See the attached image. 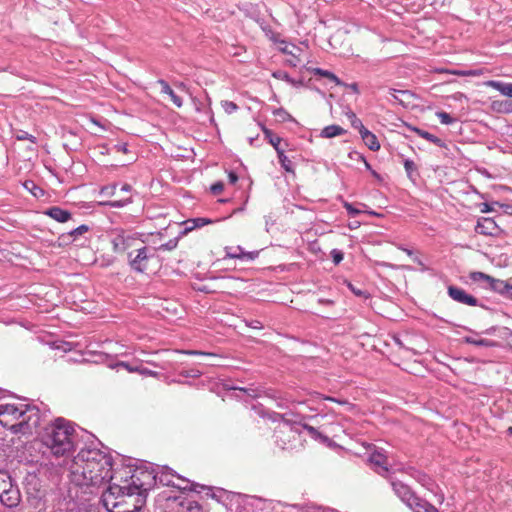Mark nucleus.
<instances>
[{
  "label": "nucleus",
  "mask_w": 512,
  "mask_h": 512,
  "mask_svg": "<svg viewBox=\"0 0 512 512\" xmlns=\"http://www.w3.org/2000/svg\"><path fill=\"white\" fill-rule=\"evenodd\" d=\"M449 73L453 74V75H457V76H480L482 75V70H468V71H459V70H454V71H450Z\"/></svg>",
  "instance_id": "obj_34"
},
{
  "label": "nucleus",
  "mask_w": 512,
  "mask_h": 512,
  "mask_svg": "<svg viewBox=\"0 0 512 512\" xmlns=\"http://www.w3.org/2000/svg\"><path fill=\"white\" fill-rule=\"evenodd\" d=\"M505 296L512 299V284H508Z\"/></svg>",
  "instance_id": "obj_51"
},
{
  "label": "nucleus",
  "mask_w": 512,
  "mask_h": 512,
  "mask_svg": "<svg viewBox=\"0 0 512 512\" xmlns=\"http://www.w3.org/2000/svg\"><path fill=\"white\" fill-rule=\"evenodd\" d=\"M178 352L186 355H212L211 353H205L198 350H179Z\"/></svg>",
  "instance_id": "obj_44"
},
{
  "label": "nucleus",
  "mask_w": 512,
  "mask_h": 512,
  "mask_svg": "<svg viewBox=\"0 0 512 512\" xmlns=\"http://www.w3.org/2000/svg\"><path fill=\"white\" fill-rule=\"evenodd\" d=\"M33 195L34 197H37L38 196V193L36 192V187L34 186V192H33Z\"/></svg>",
  "instance_id": "obj_61"
},
{
  "label": "nucleus",
  "mask_w": 512,
  "mask_h": 512,
  "mask_svg": "<svg viewBox=\"0 0 512 512\" xmlns=\"http://www.w3.org/2000/svg\"><path fill=\"white\" fill-rule=\"evenodd\" d=\"M499 228L492 218L482 217L478 220L475 231L485 236L496 235Z\"/></svg>",
  "instance_id": "obj_9"
},
{
  "label": "nucleus",
  "mask_w": 512,
  "mask_h": 512,
  "mask_svg": "<svg viewBox=\"0 0 512 512\" xmlns=\"http://www.w3.org/2000/svg\"><path fill=\"white\" fill-rule=\"evenodd\" d=\"M347 286L356 296L364 297V298L368 297V294H367V292L365 290H361L359 288H356L351 282H348Z\"/></svg>",
  "instance_id": "obj_39"
},
{
  "label": "nucleus",
  "mask_w": 512,
  "mask_h": 512,
  "mask_svg": "<svg viewBox=\"0 0 512 512\" xmlns=\"http://www.w3.org/2000/svg\"><path fill=\"white\" fill-rule=\"evenodd\" d=\"M109 239L112 251L118 255L126 254L128 258H131L137 246H141L144 243L136 233L118 228L110 231Z\"/></svg>",
  "instance_id": "obj_5"
},
{
  "label": "nucleus",
  "mask_w": 512,
  "mask_h": 512,
  "mask_svg": "<svg viewBox=\"0 0 512 512\" xmlns=\"http://www.w3.org/2000/svg\"><path fill=\"white\" fill-rule=\"evenodd\" d=\"M175 246H176V243L170 242L169 244L161 245L160 249H168V250H170V249L174 248Z\"/></svg>",
  "instance_id": "obj_52"
},
{
  "label": "nucleus",
  "mask_w": 512,
  "mask_h": 512,
  "mask_svg": "<svg viewBox=\"0 0 512 512\" xmlns=\"http://www.w3.org/2000/svg\"><path fill=\"white\" fill-rule=\"evenodd\" d=\"M19 501V491L14 489L12 483L10 482L7 491L3 492V494H0V502L7 507H14L18 505Z\"/></svg>",
  "instance_id": "obj_11"
},
{
  "label": "nucleus",
  "mask_w": 512,
  "mask_h": 512,
  "mask_svg": "<svg viewBox=\"0 0 512 512\" xmlns=\"http://www.w3.org/2000/svg\"><path fill=\"white\" fill-rule=\"evenodd\" d=\"M343 252L338 249H333L331 251V257L334 264L338 265L343 260Z\"/></svg>",
  "instance_id": "obj_40"
},
{
  "label": "nucleus",
  "mask_w": 512,
  "mask_h": 512,
  "mask_svg": "<svg viewBox=\"0 0 512 512\" xmlns=\"http://www.w3.org/2000/svg\"><path fill=\"white\" fill-rule=\"evenodd\" d=\"M348 157L351 159V160H354V161H365V157L357 152V151H352L348 154Z\"/></svg>",
  "instance_id": "obj_43"
},
{
  "label": "nucleus",
  "mask_w": 512,
  "mask_h": 512,
  "mask_svg": "<svg viewBox=\"0 0 512 512\" xmlns=\"http://www.w3.org/2000/svg\"><path fill=\"white\" fill-rule=\"evenodd\" d=\"M116 189V185H108L101 188L100 194L105 197H112L116 194Z\"/></svg>",
  "instance_id": "obj_35"
},
{
  "label": "nucleus",
  "mask_w": 512,
  "mask_h": 512,
  "mask_svg": "<svg viewBox=\"0 0 512 512\" xmlns=\"http://www.w3.org/2000/svg\"><path fill=\"white\" fill-rule=\"evenodd\" d=\"M411 130L417 133L420 137L432 142L433 144L439 147H445V143L439 137L417 127H411Z\"/></svg>",
  "instance_id": "obj_20"
},
{
  "label": "nucleus",
  "mask_w": 512,
  "mask_h": 512,
  "mask_svg": "<svg viewBox=\"0 0 512 512\" xmlns=\"http://www.w3.org/2000/svg\"><path fill=\"white\" fill-rule=\"evenodd\" d=\"M88 226L87 225H80L79 227L73 229L71 232H69L67 235H62L61 238L63 239V241L66 240V238H73V239H76L79 235H82L84 233H86L88 231Z\"/></svg>",
  "instance_id": "obj_27"
},
{
  "label": "nucleus",
  "mask_w": 512,
  "mask_h": 512,
  "mask_svg": "<svg viewBox=\"0 0 512 512\" xmlns=\"http://www.w3.org/2000/svg\"><path fill=\"white\" fill-rule=\"evenodd\" d=\"M448 294L454 301L468 306H476L478 303L474 296L466 293L465 290L456 286H449Z\"/></svg>",
  "instance_id": "obj_8"
},
{
  "label": "nucleus",
  "mask_w": 512,
  "mask_h": 512,
  "mask_svg": "<svg viewBox=\"0 0 512 512\" xmlns=\"http://www.w3.org/2000/svg\"><path fill=\"white\" fill-rule=\"evenodd\" d=\"M362 162L364 163L366 169L371 170V166H370V164L366 160L362 161Z\"/></svg>",
  "instance_id": "obj_60"
},
{
  "label": "nucleus",
  "mask_w": 512,
  "mask_h": 512,
  "mask_svg": "<svg viewBox=\"0 0 512 512\" xmlns=\"http://www.w3.org/2000/svg\"><path fill=\"white\" fill-rule=\"evenodd\" d=\"M470 278L473 281H485L489 284L490 280H492V277L483 273V272H472L470 274Z\"/></svg>",
  "instance_id": "obj_33"
},
{
  "label": "nucleus",
  "mask_w": 512,
  "mask_h": 512,
  "mask_svg": "<svg viewBox=\"0 0 512 512\" xmlns=\"http://www.w3.org/2000/svg\"><path fill=\"white\" fill-rule=\"evenodd\" d=\"M346 116L348 117L352 127L358 129L359 132L365 128L361 120L356 116V114L353 111H348L346 113Z\"/></svg>",
  "instance_id": "obj_28"
},
{
  "label": "nucleus",
  "mask_w": 512,
  "mask_h": 512,
  "mask_svg": "<svg viewBox=\"0 0 512 512\" xmlns=\"http://www.w3.org/2000/svg\"><path fill=\"white\" fill-rule=\"evenodd\" d=\"M511 102L507 100H494L491 102V110L497 113H510Z\"/></svg>",
  "instance_id": "obj_23"
},
{
  "label": "nucleus",
  "mask_w": 512,
  "mask_h": 512,
  "mask_svg": "<svg viewBox=\"0 0 512 512\" xmlns=\"http://www.w3.org/2000/svg\"><path fill=\"white\" fill-rule=\"evenodd\" d=\"M37 481L39 482L40 487L39 488L34 487V499L37 498L39 500V502L41 500H44V502H46V497L53 491V488L49 483H47L45 481L43 484H41L42 481L40 478H38ZM35 485H36V483H34V486ZM44 506H45V503H43V507Z\"/></svg>",
  "instance_id": "obj_18"
},
{
  "label": "nucleus",
  "mask_w": 512,
  "mask_h": 512,
  "mask_svg": "<svg viewBox=\"0 0 512 512\" xmlns=\"http://www.w3.org/2000/svg\"><path fill=\"white\" fill-rule=\"evenodd\" d=\"M344 133H346V130L343 129L341 126L329 125V126H326L321 131V136L325 137V138H332V137H335V136L343 135Z\"/></svg>",
  "instance_id": "obj_22"
},
{
  "label": "nucleus",
  "mask_w": 512,
  "mask_h": 512,
  "mask_svg": "<svg viewBox=\"0 0 512 512\" xmlns=\"http://www.w3.org/2000/svg\"><path fill=\"white\" fill-rule=\"evenodd\" d=\"M404 167H405V170L407 171V173H411L412 171H414L415 169V164L412 160H405L404 162Z\"/></svg>",
  "instance_id": "obj_45"
},
{
  "label": "nucleus",
  "mask_w": 512,
  "mask_h": 512,
  "mask_svg": "<svg viewBox=\"0 0 512 512\" xmlns=\"http://www.w3.org/2000/svg\"><path fill=\"white\" fill-rule=\"evenodd\" d=\"M400 249L403 250L408 256L412 255V251L410 249H406V248H400Z\"/></svg>",
  "instance_id": "obj_57"
},
{
  "label": "nucleus",
  "mask_w": 512,
  "mask_h": 512,
  "mask_svg": "<svg viewBox=\"0 0 512 512\" xmlns=\"http://www.w3.org/2000/svg\"><path fill=\"white\" fill-rule=\"evenodd\" d=\"M130 189H131V187L128 184L123 185L122 188H121V190L126 191V192H129Z\"/></svg>",
  "instance_id": "obj_56"
},
{
  "label": "nucleus",
  "mask_w": 512,
  "mask_h": 512,
  "mask_svg": "<svg viewBox=\"0 0 512 512\" xmlns=\"http://www.w3.org/2000/svg\"><path fill=\"white\" fill-rule=\"evenodd\" d=\"M39 440L56 457H69L76 449V431L64 419H57L39 433Z\"/></svg>",
  "instance_id": "obj_3"
},
{
  "label": "nucleus",
  "mask_w": 512,
  "mask_h": 512,
  "mask_svg": "<svg viewBox=\"0 0 512 512\" xmlns=\"http://www.w3.org/2000/svg\"><path fill=\"white\" fill-rule=\"evenodd\" d=\"M234 390H240L245 392L249 397L251 398H257L260 396V392L258 389H252V388H241V387H234Z\"/></svg>",
  "instance_id": "obj_36"
},
{
  "label": "nucleus",
  "mask_w": 512,
  "mask_h": 512,
  "mask_svg": "<svg viewBox=\"0 0 512 512\" xmlns=\"http://www.w3.org/2000/svg\"><path fill=\"white\" fill-rule=\"evenodd\" d=\"M134 253H136L134 257L132 255L131 258H128L131 267L139 272L147 270L149 262L147 248L142 244L141 246H137V248L134 249Z\"/></svg>",
  "instance_id": "obj_7"
},
{
  "label": "nucleus",
  "mask_w": 512,
  "mask_h": 512,
  "mask_svg": "<svg viewBox=\"0 0 512 512\" xmlns=\"http://www.w3.org/2000/svg\"><path fill=\"white\" fill-rule=\"evenodd\" d=\"M138 372L143 375H152L153 374V372L148 369H140V371H138Z\"/></svg>",
  "instance_id": "obj_54"
},
{
  "label": "nucleus",
  "mask_w": 512,
  "mask_h": 512,
  "mask_svg": "<svg viewBox=\"0 0 512 512\" xmlns=\"http://www.w3.org/2000/svg\"><path fill=\"white\" fill-rule=\"evenodd\" d=\"M258 255V252H241V253H228L231 258H245L248 260H254Z\"/></svg>",
  "instance_id": "obj_32"
},
{
  "label": "nucleus",
  "mask_w": 512,
  "mask_h": 512,
  "mask_svg": "<svg viewBox=\"0 0 512 512\" xmlns=\"http://www.w3.org/2000/svg\"><path fill=\"white\" fill-rule=\"evenodd\" d=\"M165 484H166V485H171V486H173V487H177V488H179L180 490H183V491H186V490H187V491H189V492H194V491H196V489H197L198 487L203 488V486H200V485H198V484H194V483H190L189 481H187V482H186V485H185V486L177 485V484H175L174 482H171V481H167Z\"/></svg>",
  "instance_id": "obj_30"
},
{
  "label": "nucleus",
  "mask_w": 512,
  "mask_h": 512,
  "mask_svg": "<svg viewBox=\"0 0 512 512\" xmlns=\"http://www.w3.org/2000/svg\"><path fill=\"white\" fill-rule=\"evenodd\" d=\"M313 74L325 77L330 81L334 82L337 86H344L345 84L332 72L321 68H313L311 70Z\"/></svg>",
  "instance_id": "obj_24"
},
{
  "label": "nucleus",
  "mask_w": 512,
  "mask_h": 512,
  "mask_svg": "<svg viewBox=\"0 0 512 512\" xmlns=\"http://www.w3.org/2000/svg\"><path fill=\"white\" fill-rule=\"evenodd\" d=\"M507 431H508V433H509L510 435H512V426H511V427H509Z\"/></svg>",
  "instance_id": "obj_62"
},
{
  "label": "nucleus",
  "mask_w": 512,
  "mask_h": 512,
  "mask_svg": "<svg viewBox=\"0 0 512 512\" xmlns=\"http://www.w3.org/2000/svg\"><path fill=\"white\" fill-rule=\"evenodd\" d=\"M344 207L346 208V210L348 211V213H349L350 215L355 216V215H358V214L360 213V210L355 209V208L352 206V204H350V203H345Z\"/></svg>",
  "instance_id": "obj_46"
},
{
  "label": "nucleus",
  "mask_w": 512,
  "mask_h": 512,
  "mask_svg": "<svg viewBox=\"0 0 512 512\" xmlns=\"http://www.w3.org/2000/svg\"><path fill=\"white\" fill-rule=\"evenodd\" d=\"M262 129H263V132L265 134L266 139L274 147L276 152H279V150L284 149L281 146V143L283 141L282 138H280L279 136L273 134V132L271 130L267 129L266 127H263Z\"/></svg>",
  "instance_id": "obj_21"
},
{
  "label": "nucleus",
  "mask_w": 512,
  "mask_h": 512,
  "mask_svg": "<svg viewBox=\"0 0 512 512\" xmlns=\"http://www.w3.org/2000/svg\"><path fill=\"white\" fill-rule=\"evenodd\" d=\"M304 428L309 431V432H313L314 431V428L312 426H309V425H304Z\"/></svg>",
  "instance_id": "obj_58"
},
{
  "label": "nucleus",
  "mask_w": 512,
  "mask_h": 512,
  "mask_svg": "<svg viewBox=\"0 0 512 512\" xmlns=\"http://www.w3.org/2000/svg\"><path fill=\"white\" fill-rule=\"evenodd\" d=\"M369 461L375 467L378 474L384 475L388 472V460L383 453L373 452L369 457Z\"/></svg>",
  "instance_id": "obj_10"
},
{
  "label": "nucleus",
  "mask_w": 512,
  "mask_h": 512,
  "mask_svg": "<svg viewBox=\"0 0 512 512\" xmlns=\"http://www.w3.org/2000/svg\"><path fill=\"white\" fill-rule=\"evenodd\" d=\"M510 113H512V102H511V105H510Z\"/></svg>",
  "instance_id": "obj_64"
},
{
  "label": "nucleus",
  "mask_w": 512,
  "mask_h": 512,
  "mask_svg": "<svg viewBox=\"0 0 512 512\" xmlns=\"http://www.w3.org/2000/svg\"><path fill=\"white\" fill-rule=\"evenodd\" d=\"M115 149L117 152H121V153H127L128 151V148H127V144L125 143H121V144H118L115 146Z\"/></svg>",
  "instance_id": "obj_48"
},
{
  "label": "nucleus",
  "mask_w": 512,
  "mask_h": 512,
  "mask_svg": "<svg viewBox=\"0 0 512 512\" xmlns=\"http://www.w3.org/2000/svg\"><path fill=\"white\" fill-rule=\"evenodd\" d=\"M24 407H27V405H0V424L14 432L26 433L30 417L25 416L26 410Z\"/></svg>",
  "instance_id": "obj_4"
},
{
  "label": "nucleus",
  "mask_w": 512,
  "mask_h": 512,
  "mask_svg": "<svg viewBox=\"0 0 512 512\" xmlns=\"http://www.w3.org/2000/svg\"><path fill=\"white\" fill-rule=\"evenodd\" d=\"M277 155L279 162L281 166L285 169V171L294 172L292 161L285 155L284 149L279 150V152H277Z\"/></svg>",
  "instance_id": "obj_26"
},
{
  "label": "nucleus",
  "mask_w": 512,
  "mask_h": 512,
  "mask_svg": "<svg viewBox=\"0 0 512 512\" xmlns=\"http://www.w3.org/2000/svg\"><path fill=\"white\" fill-rule=\"evenodd\" d=\"M70 479L77 486H96L113 479L112 458L100 450H81L69 466Z\"/></svg>",
  "instance_id": "obj_2"
},
{
  "label": "nucleus",
  "mask_w": 512,
  "mask_h": 512,
  "mask_svg": "<svg viewBox=\"0 0 512 512\" xmlns=\"http://www.w3.org/2000/svg\"><path fill=\"white\" fill-rule=\"evenodd\" d=\"M281 51L285 54H288L289 57H291L290 59H288V63L291 66L296 67L300 64L301 53H302L301 48L291 44V45H285L284 47H282Z\"/></svg>",
  "instance_id": "obj_14"
},
{
  "label": "nucleus",
  "mask_w": 512,
  "mask_h": 512,
  "mask_svg": "<svg viewBox=\"0 0 512 512\" xmlns=\"http://www.w3.org/2000/svg\"><path fill=\"white\" fill-rule=\"evenodd\" d=\"M509 340H510V343L512 344V332L510 333Z\"/></svg>",
  "instance_id": "obj_63"
},
{
  "label": "nucleus",
  "mask_w": 512,
  "mask_h": 512,
  "mask_svg": "<svg viewBox=\"0 0 512 512\" xmlns=\"http://www.w3.org/2000/svg\"><path fill=\"white\" fill-rule=\"evenodd\" d=\"M224 110L227 113H232L238 109V106L234 102L225 101L223 103Z\"/></svg>",
  "instance_id": "obj_42"
},
{
  "label": "nucleus",
  "mask_w": 512,
  "mask_h": 512,
  "mask_svg": "<svg viewBox=\"0 0 512 512\" xmlns=\"http://www.w3.org/2000/svg\"><path fill=\"white\" fill-rule=\"evenodd\" d=\"M198 495L193 493H184L174 497L171 502L177 512H205L197 499Z\"/></svg>",
  "instance_id": "obj_6"
},
{
  "label": "nucleus",
  "mask_w": 512,
  "mask_h": 512,
  "mask_svg": "<svg viewBox=\"0 0 512 512\" xmlns=\"http://www.w3.org/2000/svg\"><path fill=\"white\" fill-rule=\"evenodd\" d=\"M408 506L414 512H438V510L425 500L411 496L408 499Z\"/></svg>",
  "instance_id": "obj_12"
},
{
  "label": "nucleus",
  "mask_w": 512,
  "mask_h": 512,
  "mask_svg": "<svg viewBox=\"0 0 512 512\" xmlns=\"http://www.w3.org/2000/svg\"><path fill=\"white\" fill-rule=\"evenodd\" d=\"M118 366L124 367L129 372H138L140 371V368L138 367H132L129 363L126 362H120Z\"/></svg>",
  "instance_id": "obj_47"
},
{
  "label": "nucleus",
  "mask_w": 512,
  "mask_h": 512,
  "mask_svg": "<svg viewBox=\"0 0 512 512\" xmlns=\"http://www.w3.org/2000/svg\"><path fill=\"white\" fill-rule=\"evenodd\" d=\"M213 223V220L209 219V218H193V219H188L187 221L184 222L185 224V232H188V231H192L193 229L195 228H200V227H203L207 224H211Z\"/></svg>",
  "instance_id": "obj_19"
},
{
  "label": "nucleus",
  "mask_w": 512,
  "mask_h": 512,
  "mask_svg": "<svg viewBox=\"0 0 512 512\" xmlns=\"http://www.w3.org/2000/svg\"><path fill=\"white\" fill-rule=\"evenodd\" d=\"M228 179L231 184H235L238 181V176L234 172H229Z\"/></svg>",
  "instance_id": "obj_50"
},
{
  "label": "nucleus",
  "mask_w": 512,
  "mask_h": 512,
  "mask_svg": "<svg viewBox=\"0 0 512 512\" xmlns=\"http://www.w3.org/2000/svg\"><path fill=\"white\" fill-rule=\"evenodd\" d=\"M437 117L442 124H451L453 122V118L446 112H438Z\"/></svg>",
  "instance_id": "obj_38"
},
{
  "label": "nucleus",
  "mask_w": 512,
  "mask_h": 512,
  "mask_svg": "<svg viewBox=\"0 0 512 512\" xmlns=\"http://www.w3.org/2000/svg\"><path fill=\"white\" fill-rule=\"evenodd\" d=\"M155 477L146 471H136L123 485L113 483L103 493L104 506L110 512H135L145 503Z\"/></svg>",
  "instance_id": "obj_1"
},
{
  "label": "nucleus",
  "mask_w": 512,
  "mask_h": 512,
  "mask_svg": "<svg viewBox=\"0 0 512 512\" xmlns=\"http://www.w3.org/2000/svg\"><path fill=\"white\" fill-rule=\"evenodd\" d=\"M57 478V476L53 473H50L49 481H54Z\"/></svg>",
  "instance_id": "obj_59"
},
{
  "label": "nucleus",
  "mask_w": 512,
  "mask_h": 512,
  "mask_svg": "<svg viewBox=\"0 0 512 512\" xmlns=\"http://www.w3.org/2000/svg\"><path fill=\"white\" fill-rule=\"evenodd\" d=\"M158 84L161 88L160 90V93L162 95H166L169 97L170 101L177 107V108H181L183 103H182V98L180 96H178L174 90L169 86V84L164 81V80H159L158 81Z\"/></svg>",
  "instance_id": "obj_13"
},
{
  "label": "nucleus",
  "mask_w": 512,
  "mask_h": 512,
  "mask_svg": "<svg viewBox=\"0 0 512 512\" xmlns=\"http://www.w3.org/2000/svg\"><path fill=\"white\" fill-rule=\"evenodd\" d=\"M11 478L8 473L4 470H0V494L7 491L9 488Z\"/></svg>",
  "instance_id": "obj_29"
},
{
  "label": "nucleus",
  "mask_w": 512,
  "mask_h": 512,
  "mask_svg": "<svg viewBox=\"0 0 512 512\" xmlns=\"http://www.w3.org/2000/svg\"><path fill=\"white\" fill-rule=\"evenodd\" d=\"M361 138L365 145L372 151H378L380 149V143L374 133L369 131L366 127L360 132Z\"/></svg>",
  "instance_id": "obj_15"
},
{
  "label": "nucleus",
  "mask_w": 512,
  "mask_h": 512,
  "mask_svg": "<svg viewBox=\"0 0 512 512\" xmlns=\"http://www.w3.org/2000/svg\"><path fill=\"white\" fill-rule=\"evenodd\" d=\"M210 190L211 192L214 194V195H219L223 192L224 190V184L222 182H217V183H214L211 187H210Z\"/></svg>",
  "instance_id": "obj_41"
},
{
  "label": "nucleus",
  "mask_w": 512,
  "mask_h": 512,
  "mask_svg": "<svg viewBox=\"0 0 512 512\" xmlns=\"http://www.w3.org/2000/svg\"><path fill=\"white\" fill-rule=\"evenodd\" d=\"M45 215L50 216L54 220L64 223L71 218V213L67 210H63L59 207H52L44 212Z\"/></svg>",
  "instance_id": "obj_17"
},
{
  "label": "nucleus",
  "mask_w": 512,
  "mask_h": 512,
  "mask_svg": "<svg viewBox=\"0 0 512 512\" xmlns=\"http://www.w3.org/2000/svg\"><path fill=\"white\" fill-rule=\"evenodd\" d=\"M273 115L281 122L292 120V116L283 108L275 109Z\"/></svg>",
  "instance_id": "obj_31"
},
{
  "label": "nucleus",
  "mask_w": 512,
  "mask_h": 512,
  "mask_svg": "<svg viewBox=\"0 0 512 512\" xmlns=\"http://www.w3.org/2000/svg\"><path fill=\"white\" fill-rule=\"evenodd\" d=\"M466 342L477 346H489L490 342L486 339H475L472 337H466Z\"/></svg>",
  "instance_id": "obj_37"
},
{
  "label": "nucleus",
  "mask_w": 512,
  "mask_h": 512,
  "mask_svg": "<svg viewBox=\"0 0 512 512\" xmlns=\"http://www.w3.org/2000/svg\"><path fill=\"white\" fill-rule=\"evenodd\" d=\"M484 85L499 91L503 96L512 98V83L489 80Z\"/></svg>",
  "instance_id": "obj_16"
},
{
  "label": "nucleus",
  "mask_w": 512,
  "mask_h": 512,
  "mask_svg": "<svg viewBox=\"0 0 512 512\" xmlns=\"http://www.w3.org/2000/svg\"><path fill=\"white\" fill-rule=\"evenodd\" d=\"M124 202H125V201H123V200H115V201H113V202H110L109 204H110L111 206H117V207H119V206H123V205H124Z\"/></svg>",
  "instance_id": "obj_53"
},
{
  "label": "nucleus",
  "mask_w": 512,
  "mask_h": 512,
  "mask_svg": "<svg viewBox=\"0 0 512 512\" xmlns=\"http://www.w3.org/2000/svg\"><path fill=\"white\" fill-rule=\"evenodd\" d=\"M349 87L355 92V93H358L359 90H358V85L356 83H352L349 85Z\"/></svg>",
  "instance_id": "obj_55"
},
{
  "label": "nucleus",
  "mask_w": 512,
  "mask_h": 512,
  "mask_svg": "<svg viewBox=\"0 0 512 512\" xmlns=\"http://www.w3.org/2000/svg\"><path fill=\"white\" fill-rule=\"evenodd\" d=\"M488 285L492 290H494L500 294H503V295L506 294L507 286H508V283L506 281L500 280V279H495L492 277V280H490Z\"/></svg>",
  "instance_id": "obj_25"
},
{
  "label": "nucleus",
  "mask_w": 512,
  "mask_h": 512,
  "mask_svg": "<svg viewBox=\"0 0 512 512\" xmlns=\"http://www.w3.org/2000/svg\"><path fill=\"white\" fill-rule=\"evenodd\" d=\"M397 93H400V94H402V95H407V94H408V92H407V91H400V90H395V89H392V90H391V92H390V94L392 95V97H393L394 99H396V100H398V99H399V96H397Z\"/></svg>",
  "instance_id": "obj_49"
}]
</instances>
